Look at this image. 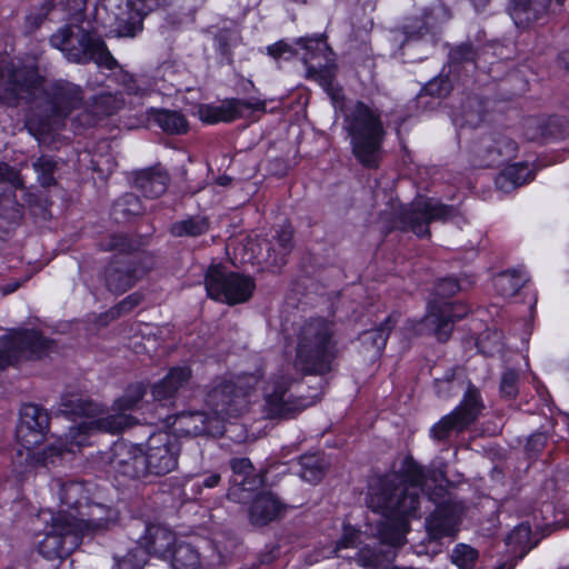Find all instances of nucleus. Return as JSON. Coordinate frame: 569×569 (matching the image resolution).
Masks as SVG:
<instances>
[{
	"instance_id": "1",
	"label": "nucleus",
	"mask_w": 569,
	"mask_h": 569,
	"mask_svg": "<svg viewBox=\"0 0 569 569\" xmlns=\"http://www.w3.org/2000/svg\"><path fill=\"white\" fill-rule=\"evenodd\" d=\"M46 93L44 103L27 121L29 131L38 139L51 133L82 101V90L69 81H54L44 90V78L33 64L11 62L0 70V101L9 107L31 103Z\"/></svg>"
},
{
	"instance_id": "2",
	"label": "nucleus",
	"mask_w": 569,
	"mask_h": 569,
	"mask_svg": "<svg viewBox=\"0 0 569 569\" xmlns=\"http://www.w3.org/2000/svg\"><path fill=\"white\" fill-rule=\"evenodd\" d=\"M447 481L442 468L425 469L416 462H410L403 478L392 475L379 478L370 487L368 505L386 517H419L420 492L429 501L446 498L448 490L443 486Z\"/></svg>"
},
{
	"instance_id": "3",
	"label": "nucleus",
	"mask_w": 569,
	"mask_h": 569,
	"mask_svg": "<svg viewBox=\"0 0 569 569\" xmlns=\"http://www.w3.org/2000/svg\"><path fill=\"white\" fill-rule=\"evenodd\" d=\"M103 251H114L101 272L106 289L122 295L150 272L156 261L149 252L137 251L139 243L128 234L114 233L101 242Z\"/></svg>"
},
{
	"instance_id": "4",
	"label": "nucleus",
	"mask_w": 569,
	"mask_h": 569,
	"mask_svg": "<svg viewBox=\"0 0 569 569\" xmlns=\"http://www.w3.org/2000/svg\"><path fill=\"white\" fill-rule=\"evenodd\" d=\"M336 358L332 323L323 318L306 321L297 333L293 369L305 376H323L332 371Z\"/></svg>"
},
{
	"instance_id": "5",
	"label": "nucleus",
	"mask_w": 569,
	"mask_h": 569,
	"mask_svg": "<svg viewBox=\"0 0 569 569\" xmlns=\"http://www.w3.org/2000/svg\"><path fill=\"white\" fill-rule=\"evenodd\" d=\"M345 122L356 159L366 168H377L385 137L378 111L359 101L348 109Z\"/></svg>"
},
{
	"instance_id": "6",
	"label": "nucleus",
	"mask_w": 569,
	"mask_h": 569,
	"mask_svg": "<svg viewBox=\"0 0 569 569\" xmlns=\"http://www.w3.org/2000/svg\"><path fill=\"white\" fill-rule=\"evenodd\" d=\"M49 41L70 62L87 64L93 61L108 70L118 67L117 60L104 41L96 32L86 30L82 26L66 24L51 34Z\"/></svg>"
},
{
	"instance_id": "7",
	"label": "nucleus",
	"mask_w": 569,
	"mask_h": 569,
	"mask_svg": "<svg viewBox=\"0 0 569 569\" xmlns=\"http://www.w3.org/2000/svg\"><path fill=\"white\" fill-rule=\"evenodd\" d=\"M287 365L272 373L263 390V412L269 419H289L303 411L311 401L298 395L299 380Z\"/></svg>"
},
{
	"instance_id": "8",
	"label": "nucleus",
	"mask_w": 569,
	"mask_h": 569,
	"mask_svg": "<svg viewBox=\"0 0 569 569\" xmlns=\"http://www.w3.org/2000/svg\"><path fill=\"white\" fill-rule=\"evenodd\" d=\"M49 525L43 538L38 542L39 553L48 560H62L81 542L80 529L72 526V513L68 511L41 512Z\"/></svg>"
},
{
	"instance_id": "9",
	"label": "nucleus",
	"mask_w": 569,
	"mask_h": 569,
	"mask_svg": "<svg viewBox=\"0 0 569 569\" xmlns=\"http://www.w3.org/2000/svg\"><path fill=\"white\" fill-rule=\"evenodd\" d=\"M204 286L210 298L229 306L247 302L256 289L251 276L231 271L222 264L207 270Z\"/></svg>"
},
{
	"instance_id": "10",
	"label": "nucleus",
	"mask_w": 569,
	"mask_h": 569,
	"mask_svg": "<svg viewBox=\"0 0 569 569\" xmlns=\"http://www.w3.org/2000/svg\"><path fill=\"white\" fill-rule=\"evenodd\" d=\"M144 392L141 388H137L133 395H126L117 401L119 412L108 415L94 420L82 421L77 426H72L67 435L70 446H86L87 436L92 431L99 430L110 433H118L126 428L136 423V419L127 415V410H132L142 399Z\"/></svg>"
},
{
	"instance_id": "11",
	"label": "nucleus",
	"mask_w": 569,
	"mask_h": 569,
	"mask_svg": "<svg viewBox=\"0 0 569 569\" xmlns=\"http://www.w3.org/2000/svg\"><path fill=\"white\" fill-rule=\"evenodd\" d=\"M54 341L36 330H17L0 338V369L21 360L40 359L54 349Z\"/></svg>"
},
{
	"instance_id": "12",
	"label": "nucleus",
	"mask_w": 569,
	"mask_h": 569,
	"mask_svg": "<svg viewBox=\"0 0 569 569\" xmlns=\"http://www.w3.org/2000/svg\"><path fill=\"white\" fill-rule=\"evenodd\" d=\"M458 214L453 206L441 203L432 198H418L400 212L403 229L411 230L418 237H430L429 224L432 221H447Z\"/></svg>"
},
{
	"instance_id": "13",
	"label": "nucleus",
	"mask_w": 569,
	"mask_h": 569,
	"mask_svg": "<svg viewBox=\"0 0 569 569\" xmlns=\"http://www.w3.org/2000/svg\"><path fill=\"white\" fill-rule=\"evenodd\" d=\"M483 408L479 389L468 383L460 405L431 428V437L441 441L448 439L452 432L463 431L478 419Z\"/></svg>"
},
{
	"instance_id": "14",
	"label": "nucleus",
	"mask_w": 569,
	"mask_h": 569,
	"mask_svg": "<svg viewBox=\"0 0 569 569\" xmlns=\"http://www.w3.org/2000/svg\"><path fill=\"white\" fill-rule=\"evenodd\" d=\"M180 452L181 443L176 436L163 431L151 435L143 450L146 476L161 477L176 470Z\"/></svg>"
},
{
	"instance_id": "15",
	"label": "nucleus",
	"mask_w": 569,
	"mask_h": 569,
	"mask_svg": "<svg viewBox=\"0 0 569 569\" xmlns=\"http://www.w3.org/2000/svg\"><path fill=\"white\" fill-rule=\"evenodd\" d=\"M450 13L442 4H437L426 10L421 18H415L407 23L402 31L392 32V41L402 48L405 44H410L419 40H427L433 44L436 42V36L438 34L439 24L448 21Z\"/></svg>"
},
{
	"instance_id": "16",
	"label": "nucleus",
	"mask_w": 569,
	"mask_h": 569,
	"mask_svg": "<svg viewBox=\"0 0 569 569\" xmlns=\"http://www.w3.org/2000/svg\"><path fill=\"white\" fill-rule=\"evenodd\" d=\"M244 393L232 381L216 382L207 393L206 406L214 418H221V425L228 418L239 416L244 409Z\"/></svg>"
},
{
	"instance_id": "17",
	"label": "nucleus",
	"mask_w": 569,
	"mask_h": 569,
	"mask_svg": "<svg viewBox=\"0 0 569 569\" xmlns=\"http://www.w3.org/2000/svg\"><path fill=\"white\" fill-rule=\"evenodd\" d=\"M431 502L436 508L427 518L429 532L437 538L453 536L465 512L463 503L451 495Z\"/></svg>"
},
{
	"instance_id": "18",
	"label": "nucleus",
	"mask_w": 569,
	"mask_h": 569,
	"mask_svg": "<svg viewBox=\"0 0 569 569\" xmlns=\"http://www.w3.org/2000/svg\"><path fill=\"white\" fill-rule=\"evenodd\" d=\"M49 416L44 409L26 403L20 409V420L16 436L22 447L30 450L40 445L49 430Z\"/></svg>"
},
{
	"instance_id": "19",
	"label": "nucleus",
	"mask_w": 569,
	"mask_h": 569,
	"mask_svg": "<svg viewBox=\"0 0 569 569\" xmlns=\"http://www.w3.org/2000/svg\"><path fill=\"white\" fill-rule=\"evenodd\" d=\"M469 312L463 303H448L435 300L429 303L428 313L423 317L426 327L431 328L440 342H446L453 330L457 320Z\"/></svg>"
},
{
	"instance_id": "20",
	"label": "nucleus",
	"mask_w": 569,
	"mask_h": 569,
	"mask_svg": "<svg viewBox=\"0 0 569 569\" xmlns=\"http://www.w3.org/2000/svg\"><path fill=\"white\" fill-rule=\"evenodd\" d=\"M87 511L72 513V526L80 529V539L109 530L118 521V511L101 503H90Z\"/></svg>"
},
{
	"instance_id": "21",
	"label": "nucleus",
	"mask_w": 569,
	"mask_h": 569,
	"mask_svg": "<svg viewBox=\"0 0 569 569\" xmlns=\"http://www.w3.org/2000/svg\"><path fill=\"white\" fill-rule=\"evenodd\" d=\"M150 4L146 0H126L123 4L118 7V11L114 12L116 17V30L121 37H134L143 28V19L154 6H167L169 0H149Z\"/></svg>"
},
{
	"instance_id": "22",
	"label": "nucleus",
	"mask_w": 569,
	"mask_h": 569,
	"mask_svg": "<svg viewBox=\"0 0 569 569\" xmlns=\"http://www.w3.org/2000/svg\"><path fill=\"white\" fill-rule=\"evenodd\" d=\"M109 463L122 477L137 479L146 476L143 449L132 443L116 441L110 450Z\"/></svg>"
},
{
	"instance_id": "23",
	"label": "nucleus",
	"mask_w": 569,
	"mask_h": 569,
	"mask_svg": "<svg viewBox=\"0 0 569 569\" xmlns=\"http://www.w3.org/2000/svg\"><path fill=\"white\" fill-rule=\"evenodd\" d=\"M305 49L302 56L303 63L310 76L319 77L323 80L331 78V62L333 52L322 38H300L297 41Z\"/></svg>"
},
{
	"instance_id": "24",
	"label": "nucleus",
	"mask_w": 569,
	"mask_h": 569,
	"mask_svg": "<svg viewBox=\"0 0 569 569\" xmlns=\"http://www.w3.org/2000/svg\"><path fill=\"white\" fill-rule=\"evenodd\" d=\"M246 110L264 111L266 102L254 99H231L220 106L202 104L199 107V117L203 122H231L242 117Z\"/></svg>"
},
{
	"instance_id": "25",
	"label": "nucleus",
	"mask_w": 569,
	"mask_h": 569,
	"mask_svg": "<svg viewBox=\"0 0 569 569\" xmlns=\"http://www.w3.org/2000/svg\"><path fill=\"white\" fill-rule=\"evenodd\" d=\"M518 144L511 138L497 133L483 138L477 147L476 154L479 166L496 167L513 158L517 153Z\"/></svg>"
},
{
	"instance_id": "26",
	"label": "nucleus",
	"mask_w": 569,
	"mask_h": 569,
	"mask_svg": "<svg viewBox=\"0 0 569 569\" xmlns=\"http://www.w3.org/2000/svg\"><path fill=\"white\" fill-rule=\"evenodd\" d=\"M192 385V370L189 366L171 367L166 376L152 386L156 401L167 402L178 398Z\"/></svg>"
},
{
	"instance_id": "27",
	"label": "nucleus",
	"mask_w": 569,
	"mask_h": 569,
	"mask_svg": "<svg viewBox=\"0 0 569 569\" xmlns=\"http://www.w3.org/2000/svg\"><path fill=\"white\" fill-rule=\"evenodd\" d=\"M13 189H24L22 177L9 164L0 163V216L3 209L10 222H17L22 216V206L13 199Z\"/></svg>"
},
{
	"instance_id": "28",
	"label": "nucleus",
	"mask_w": 569,
	"mask_h": 569,
	"mask_svg": "<svg viewBox=\"0 0 569 569\" xmlns=\"http://www.w3.org/2000/svg\"><path fill=\"white\" fill-rule=\"evenodd\" d=\"M176 423L181 432L193 437H220L224 433L221 418H214L209 410L181 412L177 416Z\"/></svg>"
},
{
	"instance_id": "29",
	"label": "nucleus",
	"mask_w": 569,
	"mask_h": 569,
	"mask_svg": "<svg viewBox=\"0 0 569 569\" xmlns=\"http://www.w3.org/2000/svg\"><path fill=\"white\" fill-rule=\"evenodd\" d=\"M144 550L156 557L168 559L179 543L174 532L159 523L144 526V535L138 539Z\"/></svg>"
},
{
	"instance_id": "30",
	"label": "nucleus",
	"mask_w": 569,
	"mask_h": 569,
	"mask_svg": "<svg viewBox=\"0 0 569 569\" xmlns=\"http://www.w3.org/2000/svg\"><path fill=\"white\" fill-rule=\"evenodd\" d=\"M284 510L281 501L271 492L258 495L249 508V521L254 527H264L278 520Z\"/></svg>"
},
{
	"instance_id": "31",
	"label": "nucleus",
	"mask_w": 569,
	"mask_h": 569,
	"mask_svg": "<svg viewBox=\"0 0 569 569\" xmlns=\"http://www.w3.org/2000/svg\"><path fill=\"white\" fill-rule=\"evenodd\" d=\"M169 183L168 172L160 166L151 167L137 172L134 187L142 192L146 198H158L162 196Z\"/></svg>"
},
{
	"instance_id": "32",
	"label": "nucleus",
	"mask_w": 569,
	"mask_h": 569,
	"mask_svg": "<svg viewBox=\"0 0 569 569\" xmlns=\"http://www.w3.org/2000/svg\"><path fill=\"white\" fill-rule=\"evenodd\" d=\"M549 14L546 1L515 0L510 8V17L518 28H528Z\"/></svg>"
},
{
	"instance_id": "33",
	"label": "nucleus",
	"mask_w": 569,
	"mask_h": 569,
	"mask_svg": "<svg viewBox=\"0 0 569 569\" xmlns=\"http://www.w3.org/2000/svg\"><path fill=\"white\" fill-rule=\"evenodd\" d=\"M122 107V101L112 93H100L86 101V124L93 126L98 120L111 116Z\"/></svg>"
},
{
	"instance_id": "34",
	"label": "nucleus",
	"mask_w": 569,
	"mask_h": 569,
	"mask_svg": "<svg viewBox=\"0 0 569 569\" xmlns=\"http://www.w3.org/2000/svg\"><path fill=\"white\" fill-rule=\"evenodd\" d=\"M293 248V231L291 227L284 226L276 231L272 240L267 242L266 261L273 266H282L286 258Z\"/></svg>"
},
{
	"instance_id": "35",
	"label": "nucleus",
	"mask_w": 569,
	"mask_h": 569,
	"mask_svg": "<svg viewBox=\"0 0 569 569\" xmlns=\"http://www.w3.org/2000/svg\"><path fill=\"white\" fill-rule=\"evenodd\" d=\"M397 320L389 316L378 328L366 330L360 333L359 341L365 350L373 357L379 356L385 349L388 337Z\"/></svg>"
},
{
	"instance_id": "36",
	"label": "nucleus",
	"mask_w": 569,
	"mask_h": 569,
	"mask_svg": "<svg viewBox=\"0 0 569 569\" xmlns=\"http://www.w3.org/2000/svg\"><path fill=\"white\" fill-rule=\"evenodd\" d=\"M561 120L550 117L546 120L528 119L526 124V137L532 141H548L562 137Z\"/></svg>"
},
{
	"instance_id": "37",
	"label": "nucleus",
	"mask_w": 569,
	"mask_h": 569,
	"mask_svg": "<svg viewBox=\"0 0 569 569\" xmlns=\"http://www.w3.org/2000/svg\"><path fill=\"white\" fill-rule=\"evenodd\" d=\"M533 178L528 163L519 162L505 168L496 178V186L503 192H510Z\"/></svg>"
},
{
	"instance_id": "38",
	"label": "nucleus",
	"mask_w": 569,
	"mask_h": 569,
	"mask_svg": "<svg viewBox=\"0 0 569 569\" xmlns=\"http://www.w3.org/2000/svg\"><path fill=\"white\" fill-rule=\"evenodd\" d=\"M468 383L471 382L456 368L448 369L441 378H435L436 393L443 399L457 396L461 390L465 395Z\"/></svg>"
},
{
	"instance_id": "39",
	"label": "nucleus",
	"mask_w": 569,
	"mask_h": 569,
	"mask_svg": "<svg viewBox=\"0 0 569 569\" xmlns=\"http://www.w3.org/2000/svg\"><path fill=\"white\" fill-rule=\"evenodd\" d=\"M210 221L206 216H188L178 220L170 226V233L176 238L181 237H199L208 232Z\"/></svg>"
},
{
	"instance_id": "40",
	"label": "nucleus",
	"mask_w": 569,
	"mask_h": 569,
	"mask_svg": "<svg viewBox=\"0 0 569 569\" xmlns=\"http://www.w3.org/2000/svg\"><path fill=\"white\" fill-rule=\"evenodd\" d=\"M263 483V478L257 472L244 478H231L228 498L234 502L244 503L251 498V493Z\"/></svg>"
},
{
	"instance_id": "41",
	"label": "nucleus",
	"mask_w": 569,
	"mask_h": 569,
	"mask_svg": "<svg viewBox=\"0 0 569 569\" xmlns=\"http://www.w3.org/2000/svg\"><path fill=\"white\" fill-rule=\"evenodd\" d=\"M506 545L513 558L522 559L533 547L531 540V528L527 523H521L507 536Z\"/></svg>"
},
{
	"instance_id": "42",
	"label": "nucleus",
	"mask_w": 569,
	"mask_h": 569,
	"mask_svg": "<svg viewBox=\"0 0 569 569\" xmlns=\"http://www.w3.org/2000/svg\"><path fill=\"white\" fill-rule=\"evenodd\" d=\"M326 468L327 463L322 457L318 455H303L299 459L296 473L303 481L316 485L323 478Z\"/></svg>"
},
{
	"instance_id": "43",
	"label": "nucleus",
	"mask_w": 569,
	"mask_h": 569,
	"mask_svg": "<svg viewBox=\"0 0 569 569\" xmlns=\"http://www.w3.org/2000/svg\"><path fill=\"white\" fill-rule=\"evenodd\" d=\"M171 569H201L198 550L187 542H179L169 556Z\"/></svg>"
},
{
	"instance_id": "44",
	"label": "nucleus",
	"mask_w": 569,
	"mask_h": 569,
	"mask_svg": "<svg viewBox=\"0 0 569 569\" xmlns=\"http://www.w3.org/2000/svg\"><path fill=\"white\" fill-rule=\"evenodd\" d=\"M240 42V34L234 29H219L213 37L214 50L219 62L231 64L233 62L232 49Z\"/></svg>"
},
{
	"instance_id": "45",
	"label": "nucleus",
	"mask_w": 569,
	"mask_h": 569,
	"mask_svg": "<svg viewBox=\"0 0 569 569\" xmlns=\"http://www.w3.org/2000/svg\"><path fill=\"white\" fill-rule=\"evenodd\" d=\"M153 120L163 131L170 134H182L188 130L186 117L176 110H157Z\"/></svg>"
},
{
	"instance_id": "46",
	"label": "nucleus",
	"mask_w": 569,
	"mask_h": 569,
	"mask_svg": "<svg viewBox=\"0 0 569 569\" xmlns=\"http://www.w3.org/2000/svg\"><path fill=\"white\" fill-rule=\"evenodd\" d=\"M525 282L526 278L518 270L503 271L493 279L495 289L502 297H513Z\"/></svg>"
},
{
	"instance_id": "47",
	"label": "nucleus",
	"mask_w": 569,
	"mask_h": 569,
	"mask_svg": "<svg viewBox=\"0 0 569 569\" xmlns=\"http://www.w3.org/2000/svg\"><path fill=\"white\" fill-rule=\"evenodd\" d=\"M32 168L37 173V181L43 188H49L57 184L54 177L58 170V162L52 156L42 154L32 160Z\"/></svg>"
},
{
	"instance_id": "48",
	"label": "nucleus",
	"mask_w": 569,
	"mask_h": 569,
	"mask_svg": "<svg viewBox=\"0 0 569 569\" xmlns=\"http://www.w3.org/2000/svg\"><path fill=\"white\" fill-rule=\"evenodd\" d=\"M60 412L68 417H93L100 412V409L99 406L90 399L73 397L61 403Z\"/></svg>"
},
{
	"instance_id": "49",
	"label": "nucleus",
	"mask_w": 569,
	"mask_h": 569,
	"mask_svg": "<svg viewBox=\"0 0 569 569\" xmlns=\"http://www.w3.org/2000/svg\"><path fill=\"white\" fill-rule=\"evenodd\" d=\"M479 558V552L466 543H458L451 551L450 559L459 569H472Z\"/></svg>"
},
{
	"instance_id": "50",
	"label": "nucleus",
	"mask_w": 569,
	"mask_h": 569,
	"mask_svg": "<svg viewBox=\"0 0 569 569\" xmlns=\"http://www.w3.org/2000/svg\"><path fill=\"white\" fill-rule=\"evenodd\" d=\"M477 58V50L469 42L460 43L451 49L449 53V67L458 72L460 66L473 64Z\"/></svg>"
},
{
	"instance_id": "51",
	"label": "nucleus",
	"mask_w": 569,
	"mask_h": 569,
	"mask_svg": "<svg viewBox=\"0 0 569 569\" xmlns=\"http://www.w3.org/2000/svg\"><path fill=\"white\" fill-rule=\"evenodd\" d=\"M82 493V486L78 482H67L60 485V501L62 505H64L68 509L64 511L71 512L76 510L77 512L80 511V498Z\"/></svg>"
},
{
	"instance_id": "52",
	"label": "nucleus",
	"mask_w": 569,
	"mask_h": 569,
	"mask_svg": "<svg viewBox=\"0 0 569 569\" xmlns=\"http://www.w3.org/2000/svg\"><path fill=\"white\" fill-rule=\"evenodd\" d=\"M141 212L139 198L133 193H126L119 198L113 204V214L118 219L119 214L136 216Z\"/></svg>"
},
{
	"instance_id": "53",
	"label": "nucleus",
	"mask_w": 569,
	"mask_h": 569,
	"mask_svg": "<svg viewBox=\"0 0 569 569\" xmlns=\"http://www.w3.org/2000/svg\"><path fill=\"white\" fill-rule=\"evenodd\" d=\"M500 396L506 399H515L519 391V373L513 369H506L500 378Z\"/></svg>"
},
{
	"instance_id": "54",
	"label": "nucleus",
	"mask_w": 569,
	"mask_h": 569,
	"mask_svg": "<svg viewBox=\"0 0 569 569\" xmlns=\"http://www.w3.org/2000/svg\"><path fill=\"white\" fill-rule=\"evenodd\" d=\"M451 89V81L447 77L433 78L423 87L426 94L438 98L447 96Z\"/></svg>"
},
{
	"instance_id": "55",
	"label": "nucleus",
	"mask_w": 569,
	"mask_h": 569,
	"mask_svg": "<svg viewBox=\"0 0 569 569\" xmlns=\"http://www.w3.org/2000/svg\"><path fill=\"white\" fill-rule=\"evenodd\" d=\"M143 296L139 292H133L122 299L118 305L110 309L112 318L120 317L123 313L130 312L137 306L141 303Z\"/></svg>"
},
{
	"instance_id": "56",
	"label": "nucleus",
	"mask_w": 569,
	"mask_h": 569,
	"mask_svg": "<svg viewBox=\"0 0 569 569\" xmlns=\"http://www.w3.org/2000/svg\"><path fill=\"white\" fill-rule=\"evenodd\" d=\"M64 451H71V448H67V445L61 446H49L41 453L38 455L37 461L43 467L54 465L58 459H61Z\"/></svg>"
},
{
	"instance_id": "57",
	"label": "nucleus",
	"mask_w": 569,
	"mask_h": 569,
	"mask_svg": "<svg viewBox=\"0 0 569 569\" xmlns=\"http://www.w3.org/2000/svg\"><path fill=\"white\" fill-rule=\"evenodd\" d=\"M461 290L459 281L453 277L440 279L435 288V293L439 298H449Z\"/></svg>"
},
{
	"instance_id": "58",
	"label": "nucleus",
	"mask_w": 569,
	"mask_h": 569,
	"mask_svg": "<svg viewBox=\"0 0 569 569\" xmlns=\"http://www.w3.org/2000/svg\"><path fill=\"white\" fill-rule=\"evenodd\" d=\"M230 467L233 472L232 478H244L256 472L254 467L248 458H233L230 461Z\"/></svg>"
},
{
	"instance_id": "59",
	"label": "nucleus",
	"mask_w": 569,
	"mask_h": 569,
	"mask_svg": "<svg viewBox=\"0 0 569 569\" xmlns=\"http://www.w3.org/2000/svg\"><path fill=\"white\" fill-rule=\"evenodd\" d=\"M267 52L274 59H289L297 54L296 49L283 40L267 47Z\"/></svg>"
},
{
	"instance_id": "60",
	"label": "nucleus",
	"mask_w": 569,
	"mask_h": 569,
	"mask_svg": "<svg viewBox=\"0 0 569 569\" xmlns=\"http://www.w3.org/2000/svg\"><path fill=\"white\" fill-rule=\"evenodd\" d=\"M53 9L54 4L51 1L42 3L37 11L31 12L28 16L29 23L34 28L40 27V24L48 18Z\"/></svg>"
},
{
	"instance_id": "61",
	"label": "nucleus",
	"mask_w": 569,
	"mask_h": 569,
	"mask_svg": "<svg viewBox=\"0 0 569 569\" xmlns=\"http://www.w3.org/2000/svg\"><path fill=\"white\" fill-rule=\"evenodd\" d=\"M547 435L545 432L532 433L526 445V451L530 457L538 455L546 446Z\"/></svg>"
},
{
	"instance_id": "62",
	"label": "nucleus",
	"mask_w": 569,
	"mask_h": 569,
	"mask_svg": "<svg viewBox=\"0 0 569 569\" xmlns=\"http://www.w3.org/2000/svg\"><path fill=\"white\" fill-rule=\"evenodd\" d=\"M142 563L143 560L138 559L136 552H129L117 561L116 569H142Z\"/></svg>"
},
{
	"instance_id": "63",
	"label": "nucleus",
	"mask_w": 569,
	"mask_h": 569,
	"mask_svg": "<svg viewBox=\"0 0 569 569\" xmlns=\"http://www.w3.org/2000/svg\"><path fill=\"white\" fill-rule=\"evenodd\" d=\"M358 538L357 531H347L345 535L337 540L335 552H340L342 549L356 547V540Z\"/></svg>"
},
{
	"instance_id": "64",
	"label": "nucleus",
	"mask_w": 569,
	"mask_h": 569,
	"mask_svg": "<svg viewBox=\"0 0 569 569\" xmlns=\"http://www.w3.org/2000/svg\"><path fill=\"white\" fill-rule=\"evenodd\" d=\"M220 479H221L220 475L217 472H213V473L204 476L203 479L199 482V486L204 487V488H213L220 482Z\"/></svg>"
}]
</instances>
